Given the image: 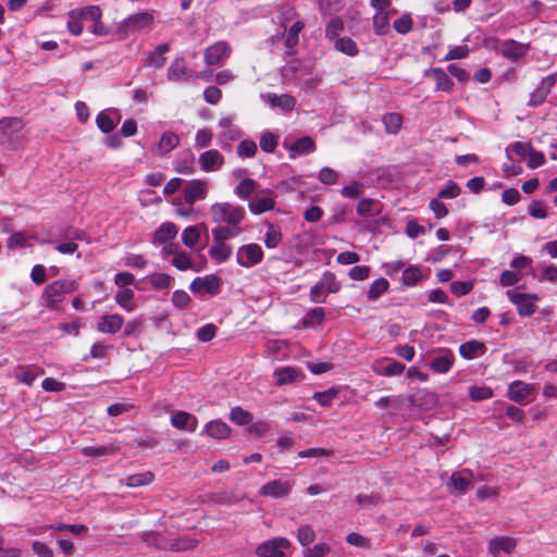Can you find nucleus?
<instances>
[{
	"instance_id": "nucleus-1",
	"label": "nucleus",
	"mask_w": 557,
	"mask_h": 557,
	"mask_svg": "<svg viewBox=\"0 0 557 557\" xmlns=\"http://www.w3.org/2000/svg\"><path fill=\"white\" fill-rule=\"evenodd\" d=\"M210 212L218 224L239 225L245 218L244 209L230 202H216L210 207Z\"/></svg>"
},
{
	"instance_id": "nucleus-2",
	"label": "nucleus",
	"mask_w": 557,
	"mask_h": 557,
	"mask_svg": "<svg viewBox=\"0 0 557 557\" xmlns=\"http://www.w3.org/2000/svg\"><path fill=\"white\" fill-rule=\"evenodd\" d=\"M77 284L73 280H59L49 284L42 292L41 299L48 308L53 309L64 299L66 294L76 290Z\"/></svg>"
},
{
	"instance_id": "nucleus-3",
	"label": "nucleus",
	"mask_w": 557,
	"mask_h": 557,
	"mask_svg": "<svg viewBox=\"0 0 557 557\" xmlns=\"http://www.w3.org/2000/svg\"><path fill=\"white\" fill-rule=\"evenodd\" d=\"M263 259L262 248L258 244H247L238 248L236 261L240 267L251 268Z\"/></svg>"
},
{
	"instance_id": "nucleus-4",
	"label": "nucleus",
	"mask_w": 557,
	"mask_h": 557,
	"mask_svg": "<svg viewBox=\"0 0 557 557\" xmlns=\"http://www.w3.org/2000/svg\"><path fill=\"white\" fill-rule=\"evenodd\" d=\"M290 547V542L285 537H274L261 543L256 554L258 557H285V549Z\"/></svg>"
},
{
	"instance_id": "nucleus-5",
	"label": "nucleus",
	"mask_w": 557,
	"mask_h": 557,
	"mask_svg": "<svg viewBox=\"0 0 557 557\" xmlns=\"http://www.w3.org/2000/svg\"><path fill=\"white\" fill-rule=\"evenodd\" d=\"M507 297L517 306L521 315H532L535 312V301L539 299L534 294H523L517 290H507Z\"/></svg>"
},
{
	"instance_id": "nucleus-6",
	"label": "nucleus",
	"mask_w": 557,
	"mask_h": 557,
	"mask_svg": "<svg viewBox=\"0 0 557 557\" xmlns=\"http://www.w3.org/2000/svg\"><path fill=\"white\" fill-rule=\"evenodd\" d=\"M555 84H556V75L555 74L544 77L541 81L540 86L534 91H532L530 94V101L528 102V106L537 107V106L542 104L546 100L548 94L550 92V90Z\"/></svg>"
},
{
	"instance_id": "nucleus-7",
	"label": "nucleus",
	"mask_w": 557,
	"mask_h": 557,
	"mask_svg": "<svg viewBox=\"0 0 557 557\" xmlns=\"http://www.w3.org/2000/svg\"><path fill=\"white\" fill-rule=\"evenodd\" d=\"M231 47L226 41H218L208 47L205 51V62L208 65L219 64L231 54Z\"/></svg>"
},
{
	"instance_id": "nucleus-8",
	"label": "nucleus",
	"mask_w": 557,
	"mask_h": 557,
	"mask_svg": "<svg viewBox=\"0 0 557 557\" xmlns=\"http://www.w3.org/2000/svg\"><path fill=\"white\" fill-rule=\"evenodd\" d=\"M208 193V185L200 180L190 181L184 188V199L186 203L193 206L195 201L205 199Z\"/></svg>"
},
{
	"instance_id": "nucleus-9",
	"label": "nucleus",
	"mask_w": 557,
	"mask_h": 557,
	"mask_svg": "<svg viewBox=\"0 0 557 557\" xmlns=\"http://www.w3.org/2000/svg\"><path fill=\"white\" fill-rule=\"evenodd\" d=\"M24 124L18 117H4L0 120V144H7L12 136L22 131Z\"/></svg>"
},
{
	"instance_id": "nucleus-10",
	"label": "nucleus",
	"mask_w": 557,
	"mask_h": 557,
	"mask_svg": "<svg viewBox=\"0 0 557 557\" xmlns=\"http://www.w3.org/2000/svg\"><path fill=\"white\" fill-rule=\"evenodd\" d=\"M199 163L206 172L218 171L224 163V157L219 150L211 149L200 154Z\"/></svg>"
},
{
	"instance_id": "nucleus-11",
	"label": "nucleus",
	"mask_w": 557,
	"mask_h": 557,
	"mask_svg": "<svg viewBox=\"0 0 557 557\" xmlns=\"http://www.w3.org/2000/svg\"><path fill=\"white\" fill-rule=\"evenodd\" d=\"M517 546V541L509 536H496L488 542V552L498 557L500 552L510 554Z\"/></svg>"
},
{
	"instance_id": "nucleus-12",
	"label": "nucleus",
	"mask_w": 557,
	"mask_h": 557,
	"mask_svg": "<svg viewBox=\"0 0 557 557\" xmlns=\"http://www.w3.org/2000/svg\"><path fill=\"white\" fill-rule=\"evenodd\" d=\"M171 424L178 430L194 432L197 429V418L186 411L174 412L171 417Z\"/></svg>"
},
{
	"instance_id": "nucleus-13",
	"label": "nucleus",
	"mask_w": 557,
	"mask_h": 557,
	"mask_svg": "<svg viewBox=\"0 0 557 557\" xmlns=\"http://www.w3.org/2000/svg\"><path fill=\"white\" fill-rule=\"evenodd\" d=\"M534 393V386L522 381H515L509 385L508 396L516 403H521Z\"/></svg>"
},
{
	"instance_id": "nucleus-14",
	"label": "nucleus",
	"mask_w": 557,
	"mask_h": 557,
	"mask_svg": "<svg viewBox=\"0 0 557 557\" xmlns=\"http://www.w3.org/2000/svg\"><path fill=\"white\" fill-rule=\"evenodd\" d=\"M190 288L193 292H201L206 290L209 294H218L220 289V280L214 275H209L203 278H196L190 284Z\"/></svg>"
},
{
	"instance_id": "nucleus-15",
	"label": "nucleus",
	"mask_w": 557,
	"mask_h": 557,
	"mask_svg": "<svg viewBox=\"0 0 557 557\" xmlns=\"http://www.w3.org/2000/svg\"><path fill=\"white\" fill-rule=\"evenodd\" d=\"M454 360V354L446 350L432 359L430 368L436 373H447L451 369Z\"/></svg>"
},
{
	"instance_id": "nucleus-16",
	"label": "nucleus",
	"mask_w": 557,
	"mask_h": 557,
	"mask_svg": "<svg viewBox=\"0 0 557 557\" xmlns=\"http://www.w3.org/2000/svg\"><path fill=\"white\" fill-rule=\"evenodd\" d=\"M425 76L432 77L435 81L436 90L449 91L454 86L449 76L440 67L428 70Z\"/></svg>"
},
{
	"instance_id": "nucleus-17",
	"label": "nucleus",
	"mask_w": 557,
	"mask_h": 557,
	"mask_svg": "<svg viewBox=\"0 0 557 557\" xmlns=\"http://www.w3.org/2000/svg\"><path fill=\"white\" fill-rule=\"evenodd\" d=\"M123 322L120 314H107L101 318L97 329L102 333H116L122 329Z\"/></svg>"
},
{
	"instance_id": "nucleus-18",
	"label": "nucleus",
	"mask_w": 557,
	"mask_h": 557,
	"mask_svg": "<svg viewBox=\"0 0 557 557\" xmlns=\"http://www.w3.org/2000/svg\"><path fill=\"white\" fill-rule=\"evenodd\" d=\"M315 149V144L312 140V138L308 136H304L296 140L290 147H289V158L295 159L300 154H308L313 152Z\"/></svg>"
},
{
	"instance_id": "nucleus-19",
	"label": "nucleus",
	"mask_w": 557,
	"mask_h": 557,
	"mask_svg": "<svg viewBox=\"0 0 557 557\" xmlns=\"http://www.w3.org/2000/svg\"><path fill=\"white\" fill-rule=\"evenodd\" d=\"M178 233L177 226L172 222H164L162 223L153 235V243L154 244H164L174 237H176Z\"/></svg>"
},
{
	"instance_id": "nucleus-20",
	"label": "nucleus",
	"mask_w": 557,
	"mask_h": 557,
	"mask_svg": "<svg viewBox=\"0 0 557 557\" xmlns=\"http://www.w3.org/2000/svg\"><path fill=\"white\" fill-rule=\"evenodd\" d=\"M170 50V46L168 44H161L156 47V49L147 55L145 65L152 66L156 69H161L165 64L164 54Z\"/></svg>"
},
{
	"instance_id": "nucleus-21",
	"label": "nucleus",
	"mask_w": 557,
	"mask_h": 557,
	"mask_svg": "<svg viewBox=\"0 0 557 557\" xmlns=\"http://www.w3.org/2000/svg\"><path fill=\"white\" fill-rule=\"evenodd\" d=\"M140 539L148 546L168 550L169 539H166L161 532L157 531H145L141 533Z\"/></svg>"
},
{
	"instance_id": "nucleus-22",
	"label": "nucleus",
	"mask_w": 557,
	"mask_h": 557,
	"mask_svg": "<svg viewBox=\"0 0 557 557\" xmlns=\"http://www.w3.org/2000/svg\"><path fill=\"white\" fill-rule=\"evenodd\" d=\"M528 45L515 40H507L502 46L503 54L510 59H519L523 57L528 52Z\"/></svg>"
},
{
	"instance_id": "nucleus-23",
	"label": "nucleus",
	"mask_w": 557,
	"mask_h": 557,
	"mask_svg": "<svg viewBox=\"0 0 557 557\" xmlns=\"http://www.w3.org/2000/svg\"><path fill=\"white\" fill-rule=\"evenodd\" d=\"M153 17L148 12L137 13L131 15L126 20V27L131 30H140L149 27L152 24Z\"/></svg>"
},
{
	"instance_id": "nucleus-24",
	"label": "nucleus",
	"mask_w": 557,
	"mask_h": 557,
	"mask_svg": "<svg viewBox=\"0 0 557 557\" xmlns=\"http://www.w3.org/2000/svg\"><path fill=\"white\" fill-rule=\"evenodd\" d=\"M450 483L453 487H467L469 485H474L478 483L474 474L468 470L462 469L460 471H456L450 475Z\"/></svg>"
},
{
	"instance_id": "nucleus-25",
	"label": "nucleus",
	"mask_w": 557,
	"mask_h": 557,
	"mask_svg": "<svg viewBox=\"0 0 557 557\" xmlns=\"http://www.w3.org/2000/svg\"><path fill=\"white\" fill-rule=\"evenodd\" d=\"M209 255L216 262L222 263L231 257L232 247H231V245H228L226 243L216 242L215 239H213V244L211 245V247L209 249Z\"/></svg>"
},
{
	"instance_id": "nucleus-26",
	"label": "nucleus",
	"mask_w": 557,
	"mask_h": 557,
	"mask_svg": "<svg viewBox=\"0 0 557 557\" xmlns=\"http://www.w3.org/2000/svg\"><path fill=\"white\" fill-rule=\"evenodd\" d=\"M274 199L271 195L258 196L249 201L248 207L255 214H261L274 208Z\"/></svg>"
},
{
	"instance_id": "nucleus-27",
	"label": "nucleus",
	"mask_w": 557,
	"mask_h": 557,
	"mask_svg": "<svg viewBox=\"0 0 557 557\" xmlns=\"http://www.w3.org/2000/svg\"><path fill=\"white\" fill-rule=\"evenodd\" d=\"M274 376L276 377L277 385H284L293 382L300 381L304 375L298 372L296 369L286 367L278 369L274 372Z\"/></svg>"
},
{
	"instance_id": "nucleus-28",
	"label": "nucleus",
	"mask_w": 557,
	"mask_h": 557,
	"mask_svg": "<svg viewBox=\"0 0 557 557\" xmlns=\"http://www.w3.org/2000/svg\"><path fill=\"white\" fill-rule=\"evenodd\" d=\"M239 225L218 226L212 230L213 239L225 243L230 238H234L242 233Z\"/></svg>"
},
{
	"instance_id": "nucleus-29",
	"label": "nucleus",
	"mask_w": 557,
	"mask_h": 557,
	"mask_svg": "<svg viewBox=\"0 0 557 557\" xmlns=\"http://www.w3.org/2000/svg\"><path fill=\"white\" fill-rule=\"evenodd\" d=\"M198 543H199L198 539L191 537L189 535H185L182 537H177L175 540H169L168 550L184 552V550L196 547Z\"/></svg>"
},
{
	"instance_id": "nucleus-30",
	"label": "nucleus",
	"mask_w": 557,
	"mask_h": 557,
	"mask_svg": "<svg viewBox=\"0 0 557 557\" xmlns=\"http://www.w3.org/2000/svg\"><path fill=\"white\" fill-rule=\"evenodd\" d=\"M206 431L213 438H227L231 434L230 426L223 421H211L206 425Z\"/></svg>"
},
{
	"instance_id": "nucleus-31",
	"label": "nucleus",
	"mask_w": 557,
	"mask_h": 557,
	"mask_svg": "<svg viewBox=\"0 0 557 557\" xmlns=\"http://www.w3.org/2000/svg\"><path fill=\"white\" fill-rule=\"evenodd\" d=\"M381 212V207L374 199H362L357 206V213L360 216H376Z\"/></svg>"
},
{
	"instance_id": "nucleus-32",
	"label": "nucleus",
	"mask_w": 557,
	"mask_h": 557,
	"mask_svg": "<svg viewBox=\"0 0 557 557\" xmlns=\"http://www.w3.org/2000/svg\"><path fill=\"white\" fill-rule=\"evenodd\" d=\"M258 183L255 180L243 178L234 188V193L238 198L246 200L256 191Z\"/></svg>"
},
{
	"instance_id": "nucleus-33",
	"label": "nucleus",
	"mask_w": 557,
	"mask_h": 557,
	"mask_svg": "<svg viewBox=\"0 0 557 557\" xmlns=\"http://www.w3.org/2000/svg\"><path fill=\"white\" fill-rule=\"evenodd\" d=\"M268 101L273 107H278L285 112L292 111L296 106V99L290 95H269Z\"/></svg>"
},
{
	"instance_id": "nucleus-34",
	"label": "nucleus",
	"mask_w": 557,
	"mask_h": 557,
	"mask_svg": "<svg viewBox=\"0 0 557 557\" xmlns=\"http://www.w3.org/2000/svg\"><path fill=\"white\" fill-rule=\"evenodd\" d=\"M484 351V344L478 341H469L459 347L460 355L466 359H473Z\"/></svg>"
},
{
	"instance_id": "nucleus-35",
	"label": "nucleus",
	"mask_w": 557,
	"mask_h": 557,
	"mask_svg": "<svg viewBox=\"0 0 557 557\" xmlns=\"http://www.w3.org/2000/svg\"><path fill=\"white\" fill-rule=\"evenodd\" d=\"M180 143V138L176 134L172 132H166L161 136V139L158 144V150L160 154H166L171 150H173Z\"/></svg>"
},
{
	"instance_id": "nucleus-36",
	"label": "nucleus",
	"mask_w": 557,
	"mask_h": 557,
	"mask_svg": "<svg viewBox=\"0 0 557 557\" xmlns=\"http://www.w3.org/2000/svg\"><path fill=\"white\" fill-rule=\"evenodd\" d=\"M117 448L113 445H103V446H86L82 448V454L87 457H102L107 455L114 454Z\"/></svg>"
},
{
	"instance_id": "nucleus-37",
	"label": "nucleus",
	"mask_w": 557,
	"mask_h": 557,
	"mask_svg": "<svg viewBox=\"0 0 557 557\" xmlns=\"http://www.w3.org/2000/svg\"><path fill=\"white\" fill-rule=\"evenodd\" d=\"M189 74L183 60H175L168 69V77L171 81L187 79Z\"/></svg>"
},
{
	"instance_id": "nucleus-38",
	"label": "nucleus",
	"mask_w": 557,
	"mask_h": 557,
	"mask_svg": "<svg viewBox=\"0 0 557 557\" xmlns=\"http://www.w3.org/2000/svg\"><path fill=\"white\" fill-rule=\"evenodd\" d=\"M200 227H205V224H199L196 226H188L183 231L182 242L187 247H194L200 238Z\"/></svg>"
},
{
	"instance_id": "nucleus-39",
	"label": "nucleus",
	"mask_w": 557,
	"mask_h": 557,
	"mask_svg": "<svg viewBox=\"0 0 557 557\" xmlns=\"http://www.w3.org/2000/svg\"><path fill=\"white\" fill-rule=\"evenodd\" d=\"M154 475L150 471L134 474L127 479V487H141L153 483Z\"/></svg>"
},
{
	"instance_id": "nucleus-40",
	"label": "nucleus",
	"mask_w": 557,
	"mask_h": 557,
	"mask_svg": "<svg viewBox=\"0 0 557 557\" xmlns=\"http://www.w3.org/2000/svg\"><path fill=\"white\" fill-rule=\"evenodd\" d=\"M297 540L304 547H308L315 540V532L311 525L304 524L297 530Z\"/></svg>"
},
{
	"instance_id": "nucleus-41",
	"label": "nucleus",
	"mask_w": 557,
	"mask_h": 557,
	"mask_svg": "<svg viewBox=\"0 0 557 557\" xmlns=\"http://www.w3.org/2000/svg\"><path fill=\"white\" fill-rule=\"evenodd\" d=\"M373 27L377 35H385L388 33L389 24L387 13L384 11H377L373 16Z\"/></svg>"
},
{
	"instance_id": "nucleus-42",
	"label": "nucleus",
	"mask_w": 557,
	"mask_h": 557,
	"mask_svg": "<svg viewBox=\"0 0 557 557\" xmlns=\"http://www.w3.org/2000/svg\"><path fill=\"white\" fill-rule=\"evenodd\" d=\"M385 129L389 134H396L403 124V117L398 113H387L383 116Z\"/></svg>"
},
{
	"instance_id": "nucleus-43",
	"label": "nucleus",
	"mask_w": 557,
	"mask_h": 557,
	"mask_svg": "<svg viewBox=\"0 0 557 557\" xmlns=\"http://www.w3.org/2000/svg\"><path fill=\"white\" fill-rule=\"evenodd\" d=\"M335 49L350 57H354L358 53V47L356 42L348 37L338 38L335 41Z\"/></svg>"
},
{
	"instance_id": "nucleus-44",
	"label": "nucleus",
	"mask_w": 557,
	"mask_h": 557,
	"mask_svg": "<svg viewBox=\"0 0 557 557\" xmlns=\"http://www.w3.org/2000/svg\"><path fill=\"white\" fill-rule=\"evenodd\" d=\"M230 420L238 425H247L252 422V416L242 407H234L230 412Z\"/></svg>"
},
{
	"instance_id": "nucleus-45",
	"label": "nucleus",
	"mask_w": 557,
	"mask_h": 557,
	"mask_svg": "<svg viewBox=\"0 0 557 557\" xmlns=\"http://www.w3.org/2000/svg\"><path fill=\"white\" fill-rule=\"evenodd\" d=\"M282 240V233L278 226L270 224L264 238V244L268 248L273 249L277 247V245Z\"/></svg>"
},
{
	"instance_id": "nucleus-46",
	"label": "nucleus",
	"mask_w": 557,
	"mask_h": 557,
	"mask_svg": "<svg viewBox=\"0 0 557 557\" xmlns=\"http://www.w3.org/2000/svg\"><path fill=\"white\" fill-rule=\"evenodd\" d=\"M421 280L422 273L418 267H409L401 275V283L406 286H413Z\"/></svg>"
},
{
	"instance_id": "nucleus-47",
	"label": "nucleus",
	"mask_w": 557,
	"mask_h": 557,
	"mask_svg": "<svg viewBox=\"0 0 557 557\" xmlns=\"http://www.w3.org/2000/svg\"><path fill=\"white\" fill-rule=\"evenodd\" d=\"M389 283L385 278H379L375 280L369 290H368V298L370 300L377 299L381 295H383L388 289Z\"/></svg>"
},
{
	"instance_id": "nucleus-48",
	"label": "nucleus",
	"mask_w": 557,
	"mask_h": 557,
	"mask_svg": "<svg viewBox=\"0 0 557 557\" xmlns=\"http://www.w3.org/2000/svg\"><path fill=\"white\" fill-rule=\"evenodd\" d=\"M278 144V137L271 132H265L260 137V148L268 153L273 152Z\"/></svg>"
},
{
	"instance_id": "nucleus-49",
	"label": "nucleus",
	"mask_w": 557,
	"mask_h": 557,
	"mask_svg": "<svg viewBox=\"0 0 557 557\" xmlns=\"http://www.w3.org/2000/svg\"><path fill=\"white\" fill-rule=\"evenodd\" d=\"M257 150V144L251 139H244L237 146V154L240 158H252Z\"/></svg>"
},
{
	"instance_id": "nucleus-50",
	"label": "nucleus",
	"mask_w": 557,
	"mask_h": 557,
	"mask_svg": "<svg viewBox=\"0 0 557 557\" xmlns=\"http://www.w3.org/2000/svg\"><path fill=\"white\" fill-rule=\"evenodd\" d=\"M148 278L156 289H168L172 282V277L165 273H153Z\"/></svg>"
},
{
	"instance_id": "nucleus-51",
	"label": "nucleus",
	"mask_w": 557,
	"mask_h": 557,
	"mask_svg": "<svg viewBox=\"0 0 557 557\" xmlns=\"http://www.w3.org/2000/svg\"><path fill=\"white\" fill-rule=\"evenodd\" d=\"M304 28L302 22H295L288 29L285 45L288 49H293L298 44V35Z\"/></svg>"
},
{
	"instance_id": "nucleus-52",
	"label": "nucleus",
	"mask_w": 557,
	"mask_h": 557,
	"mask_svg": "<svg viewBox=\"0 0 557 557\" xmlns=\"http://www.w3.org/2000/svg\"><path fill=\"white\" fill-rule=\"evenodd\" d=\"M134 298V292L129 288H125L120 290L116 296V302L127 311H132L134 306L132 304V299Z\"/></svg>"
},
{
	"instance_id": "nucleus-53",
	"label": "nucleus",
	"mask_w": 557,
	"mask_h": 557,
	"mask_svg": "<svg viewBox=\"0 0 557 557\" xmlns=\"http://www.w3.org/2000/svg\"><path fill=\"white\" fill-rule=\"evenodd\" d=\"M96 123L103 133H110L116 125V122L104 111L97 115Z\"/></svg>"
},
{
	"instance_id": "nucleus-54",
	"label": "nucleus",
	"mask_w": 557,
	"mask_h": 557,
	"mask_svg": "<svg viewBox=\"0 0 557 557\" xmlns=\"http://www.w3.org/2000/svg\"><path fill=\"white\" fill-rule=\"evenodd\" d=\"M172 264L181 271L193 269V261L190 257L184 251L176 253V256L172 259Z\"/></svg>"
},
{
	"instance_id": "nucleus-55",
	"label": "nucleus",
	"mask_w": 557,
	"mask_h": 557,
	"mask_svg": "<svg viewBox=\"0 0 557 557\" xmlns=\"http://www.w3.org/2000/svg\"><path fill=\"white\" fill-rule=\"evenodd\" d=\"M338 392L335 388H330L324 392H317L313 394V399H315L321 406L327 407L331 405L332 400L337 396Z\"/></svg>"
},
{
	"instance_id": "nucleus-56",
	"label": "nucleus",
	"mask_w": 557,
	"mask_h": 557,
	"mask_svg": "<svg viewBox=\"0 0 557 557\" xmlns=\"http://www.w3.org/2000/svg\"><path fill=\"white\" fill-rule=\"evenodd\" d=\"M82 17L79 16V11H72L70 13V20L67 22V28L69 30L77 36L81 35L83 32V24H82Z\"/></svg>"
},
{
	"instance_id": "nucleus-57",
	"label": "nucleus",
	"mask_w": 557,
	"mask_h": 557,
	"mask_svg": "<svg viewBox=\"0 0 557 557\" xmlns=\"http://www.w3.org/2000/svg\"><path fill=\"white\" fill-rule=\"evenodd\" d=\"M319 284L327 293H337L341 288L339 284L336 282L335 275L332 273H325L319 281Z\"/></svg>"
},
{
	"instance_id": "nucleus-58",
	"label": "nucleus",
	"mask_w": 557,
	"mask_h": 557,
	"mask_svg": "<svg viewBox=\"0 0 557 557\" xmlns=\"http://www.w3.org/2000/svg\"><path fill=\"white\" fill-rule=\"evenodd\" d=\"M469 396L472 400H484L493 396V392L486 386H472L469 389Z\"/></svg>"
},
{
	"instance_id": "nucleus-59",
	"label": "nucleus",
	"mask_w": 557,
	"mask_h": 557,
	"mask_svg": "<svg viewBox=\"0 0 557 557\" xmlns=\"http://www.w3.org/2000/svg\"><path fill=\"white\" fill-rule=\"evenodd\" d=\"M331 552L326 543H318L304 552V557H324Z\"/></svg>"
},
{
	"instance_id": "nucleus-60",
	"label": "nucleus",
	"mask_w": 557,
	"mask_h": 557,
	"mask_svg": "<svg viewBox=\"0 0 557 557\" xmlns=\"http://www.w3.org/2000/svg\"><path fill=\"white\" fill-rule=\"evenodd\" d=\"M324 319V309L317 307L311 309L304 319L305 325H313L315 323H321Z\"/></svg>"
},
{
	"instance_id": "nucleus-61",
	"label": "nucleus",
	"mask_w": 557,
	"mask_h": 557,
	"mask_svg": "<svg viewBox=\"0 0 557 557\" xmlns=\"http://www.w3.org/2000/svg\"><path fill=\"white\" fill-rule=\"evenodd\" d=\"M79 16L83 21L95 22L101 18V10L99 7L91 5L79 10Z\"/></svg>"
},
{
	"instance_id": "nucleus-62",
	"label": "nucleus",
	"mask_w": 557,
	"mask_h": 557,
	"mask_svg": "<svg viewBox=\"0 0 557 557\" xmlns=\"http://www.w3.org/2000/svg\"><path fill=\"white\" fill-rule=\"evenodd\" d=\"M460 191V187L455 182L449 181L445 188L438 193V198L453 199L458 197Z\"/></svg>"
},
{
	"instance_id": "nucleus-63",
	"label": "nucleus",
	"mask_w": 557,
	"mask_h": 557,
	"mask_svg": "<svg viewBox=\"0 0 557 557\" xmlns=\"http://www.w3.org/2000/svg\"><path fill=\"white\" fill-rule=\"evenodd\" d=\"M346 542L356 547L370 548V540L356 532L349 533L346 536Z\"/></svg>"
},
{
	"instance_id": "nucleus-64",
	"label": "nucleus",
	"mask_w": 557,
	"mask_h": 557,
	"mask_svg": "<svg viewBox=\"0 0 557 557\" xmlns=\"http://www.w3.org/2000/svg\"><path fill=\"white\" fill-rule=\"evenodd\" d=\"M394 28L399 34H407L412 28V20L409 15H403L394 22Z\"/></svg>"
}]
</instances>
